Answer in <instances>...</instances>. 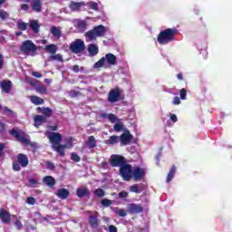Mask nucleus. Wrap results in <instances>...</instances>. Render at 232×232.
Instances as JSON below:
<instances>
[{"label": "nucleus", "instance_id": "20e7f679", "mask_svg": "<svg viewBox=\"0 0 232 232\" xmlns=\"http://www.w3.org/2000/svg\"><path fill=\"white\" fill-rule=\"evenodd\" d=\"M107 29L104 25L95 26L92 30L85 33V38L87 43L95 41L97 37H104L106 35Z\"/></svg>", "mask_w": 232, "mask_h": 232}, {"label": "nucleus", "instance_id": "f257e3e1", "mask_svg": "<svg viewBox=\"0 0 232 232\" xmlns=\"http://www.w3.org/2000/svg\"><path fill=\"white\" fill-rule=\"evenodd\" d=\"M45 135H46L47 139L50 140V142L53 146V150H54V151H57V153L62 155V157H63V155H64L65 148L70 149V148H72V146H73L72 144V142H69L65 145H61V140H63V136H61L60 133L46 132Z\"/></svg>", "mask_w": 232, "mask_h": 232}, {"label": "nucleus", "instance_id": "0eeeda50", "mask_svg": "<svg viewBox=\"0 0 232 232\" xmlns=\"http://www.w3.org/2000/svg\"><path fill=\"white\" fill-rule=\"evenodd\" d=\"M21 52L24 53H26L27 55H32L36 50L35 45L34 43L30 40H26L23 42L21 47H20Z\"/></svg>", "mask_w": 232, "mask_h": 232}, {"label": "nucleus", "instance_id": "a19ab883", "mask_svg": "<svg viewBox=\"0 0 232 232\" xmlns=\"http://www.w3.org/2000/svg\"><path fill=\"white\" fill-rule=\"evenodd\" d=\"M101 204L104 206V208H110V206H111V200L105 198L101 201Z\"/></svg>", "mask_w": 232, "mask_h": 232}, {"label": "nucleus", "instance_id": "8fccbe9b", "mask_svg": "<svg viewBox=\"0 0 232 232\" xmlns=\"http://www.w3.org/2000/svg\"><path fill=\"white\" fill-rule=\"evenodd\" d=\"M35 202L36 200L34 199V198H27L26 199V204H28L29 206H34Z\"/></svg>", "mask_w": 232, "mask_h": 232}, {"label": "nucleus", "instance_id": "09e8293b", "mask_svg": "<svg viewBox=\"0 0 232 232\" xmlns=\"http://www.w3.org/2000/svg\"><path fill=\"white\" fill-rule=\"evenodd\" d=\"M42 113H44V115H45L46 117H50V115H52V111L50 110V108H45L43 110Z\"/></svg>", "mask_w": 232, "mask_h": 232}, {"label": "nucleus", "instance_id": "2eb2a0df", "mask_svg": "<svg viewBox=\"0 0 232 232\" xmlns=\"http://www.w3.org/2000/svg\"><path fill=\"white\" fill-rule=\"evenodd\" d=\"M86 4H84L83 2H71L69 5V8L72 12H81V10H82V8H84Z\"/></svg>", "mask_w": 232, "mask_h": 232}, {"label": "nucleus", "instance_id": "393cba45", "mask_svg": "<svg viewBox=\"0 0 232 232\" xmlns=\"http://www.w3.org/2000/svg\"><path fill=\"white\" fill-rule=\"evenodd\" d=\"M45 51H47L48 53H52V55H54V53H57V45L53 44L46 45Z\"/></svg>", "mask_w": 232, "mask_h": 232}, {"label": "nucleus", "instance_id": "a211bd4d", "mask_svg": "<svg viewBox=\"0 0 232 232\" xmlns=\"http://www.w3.org/2000/svg\"><path fill=\"white\" fill-rule=\"evenodd\" d=\"M18 162L22 168H26L28 166V157L24 154H18Z\"/></svg>", "mask_w": 232, "mask_h": 232}, {"label": "nucleus", "instance_id": "423d86ee", "mask_svg": "<svg viewBox=\"0 0 232 232\" xmlns=\"http://www.w3.org/2000/svg\"><path fill=\"white\" fill-rule=\"evenodd\" d=\"M10 133L13 137H15L19 142H22V144H28V142H30V136L25 135L21 130L13 129L10 130Z\"/></svg>", "mask_w": 232, "mask_h": 232}, {"label": "nucleus", "instance_id": "ddd939ff", "mask_svg": "<svg viewBox=\"0 0 232 232\" xmlns=\"http://www.w3.org/2000/svg\"><path fill=\"white\" fill-rule=\"evenodd\" d=\"M146 175L144 169L136 167L132 169V178L134 180H140Z\"/></svg>", "mask_w": 232, "mask_h": 232}, {"label": "nucleus", "instance_id": "e433bc0d", "mask_svg": "<svg viewBox=\"0 0 232 232\" xmlns=\"http://www.w3.org/2000/svg\"><path fill=\"white\" fill-rule=\"evenodd\" d=\"M28 182L30 188H37V184H39V181L35 179H29Z\"/></svg>", "mask_w": 232, "mask_h": 232}, {"label": "nucleus", "instance_id": "052dcab7", "mask_svg": "<svg viewBox=\"0 0 232 232\" xmlns=\"http://www.w3.org/2000/svg\"><path fill=\"white\" fill-rule=\"evenodd\" d=\"M4 64H5V59H4L3 55L0 54V70H1V68H3Z\"/></svg>", "mask_w": 232, "mask_h": 232}, {"label": "nucleus", "instance_id": "f03ea898", "mask_svg": "<svg viewBox=\"0 0 232 232\" xmlns=\"http://www.w3.org/2000/svg\"><path fill=\"white\" fill-rule=\"evenodd\" d=\"M176 34H178L177 29L167 28L159 34L157 41L161 45L169 44V43H173L175 41Z\"/></svg>", "mask_w": 232, "mask_h": 232}, {"label": "nucleus", "instance_id": "680f3d73", "mask_svg": "<svg viewBox=\"0 0 232 232\" xmlns=\"http://www.w3.org/2000/svg\"><path fill=\"white\" fill-rule=\"evenodd\" d=\"M4 113H7L8 115H10V113H12V111L10 109H8L7 107H5L3 109Z\"/></svg>", "mask_w": 232, "mask_h": 232}, {"label": "nucleus", "instance_id": "bf43d9fd", "mask_svg": "<svg viewBox=\"0 0 232 232\" xmlns=\"http://www.w3.org/2000/svg\"><path fill=\"white\" fill-rule=\"evenodd\" d=\"M176 77L178 81H184V75L181 72L178 73Z\"/></svg>", "mask_w": 232, "mask_h": 232}, {"label": "nucleus", "instance_id": "2f4dec72", "mask_svg": "<svg viewBox=\"0 0 232 232\" xmlns=\"http://www.w3.org/2000/svg\"><path fill=\"white\" fill-rule=\"evenodd\" d=\"M119 140H121L119 136H111L109 140H105V144H111V145L117 144Z\"/></svg>", "mask_w": 232, "mask_h": 232}, {"label": "nucleus", "instance_id": "a878e982", "mask_svg": "<svg viewBox=\"0 0 232 232\" xmlns=\"http://www.w3.org/2000/svg\"><path fill=\"white\" fill-rule=\"evenodd\" d=\"M86 146L88 148L93 149L95 146H97V141L95 140V137L90 136L88 140L86 141Z\"/></svg>", "mask_w": 232, "mask_h": 232}, {"label": "nucleus", "instance_id": "9b49d317", "mask_svg": "<svg viewBox=\"0 0 232 232\" xmlns=\"http://www.w3.org/2000/svg\"><path fill=\"white\" fill-rule=\"evenodd\" d=\"M0 218L3 224H10L11 220L16 219V216L10 215V212L5 210V208H0Z\"/></svg>", "mask_w": 232, "mask_h": 232}, {"label": "nucleus", "instance_id": "b1692460", "mask_svg": "<svg viewBox=\"0 0 232 232\" xmlns=\"http://www.w3.org/2000/svg\"><path fill=\"white\" fill-rule=\"evenodd\" d=\"M43 122H46V118L44 116L36 115L34 117V126L35 128H39Z\"/></svg>", "mask_w": 232, "mask_h": 232}, {"label": "nucleus", "instance_id": "49530a36", "mask_svg": "<svg viewBox=\"0 0 232 232\" xmlns=\"http://www.w3.org/2000/svg\"><path fill=\"white\" fill-rule=\"evenodd\" d=\"M0 19H8V13H6L5 10H0Z\"/></svg>", "mask_w": 232, "mask_h": 232}, {"label": "nucleus", "instance_id": "58836bf2", "mask_svg": "<svg viewBox=\"0 0 232 232\" xmlns=\"http://www.w3.org/2000/svg\"><path fill=\"white\" fill-rule=\"evenodd\" d=\"M94 195L96 197L102 198V197H104L105 192L102 188H98V189L94 190Z\"/></svg>", "mask_w": 232, "mask_h": 232}, {"label": "nucleus", "instance_id": "6e6d98bb", "mask_svg": "<svg viewBox=\"0 0 232 232\" xmlns=\"http://www.w3.org/2000/svg\"><path fill=\"white\" fill-rule=\"evenodd\" d=\"M119 197L120 198H126L128 197V192H125V191L120 192Z\"/></svg>", "mask_w": 232, "mask_h": 232}, {"label": "nucleus", "instance_id": "13d9d810", "mask_svg": "<svg viewBox=\"0 0 232 232\" xmlns=\"http://www.w3.org/2000/svg\"><path fill=\"white\" fill-rule=\"evenodd\" d=\"M109 232H117V227L111 225L109 227Z\"/></svg>", "mask_w": 232, "mask_h": 232}, {"label": "nucleus", "instance_id": "c756f323", "mask_svg": "<svg viewBox=\"0 0 232 232\" xmlns=\"http://www.w3.org/2000/svg\"><path fill=\"white\" fill-rule=\"evenodd\" d=\"M176 171H177V167L173 166L172 169L169 171V174L167 176V182H171V180H173Z\"/></svg>", "mask_w": 232, "mask_h": 232}, {"label": "nucleus", "instance_id": "f8f14e48", "mask_svg": "<svg viewBox=\"0 0 232 232\" xmlns=\"http://www.w3.org/2000/svg\"><path fill=\"white\" fill-rule=\"evenodd\" d=\"M133 136L130 133V130H125L123 134L120 136V142L121 146H128L131 142Z\"/></svg>", "mask_w": 232, "mask_h": 232}, {"label": "nucleus", "instance_id": "de8ad7c7", "mask_svg": "<svg viewBox=\"0 0 232 232\" xmlns=\"http://www.w3.org/2000/svg\"><path fill=\"white\" fill-rule=\"evenodd\" d=\"M88 5L92 10H99V5H97V3H95V2H91V3L88 4Z\"/></svg>", "mask_w": 232, "mask_h": 232}, {"label": "nucleus", "instance_id": "aec40b11", "mask_svg": "<svg viewBox=\"0 0 232 232\" xmlns=\"http://www.w3.org/2000/svg\"><path fill=\"white\" fill-rule=\"evenodd\" d=\"M56 195L58 198H62V200H64L68 198V196L70 195V191H68V189H65V188H60L57 191Z\"/></svg>", "mask_w": 232, "mask_h": 232}, {"label": "nucleus", "instance_id": "774afa93", "mask_svg": "<svg viewBox=\"0 0 232 232\" xmlns=\"http://www.w3.org/2000/svg\"><path fill=\"white\" fill-rule=\"evenodd\" d=\"M44 82H46V84H52V80L51 79H45Z\"/></svg>", "mask_w": 232, "mask_h": 232}, {"label": "nucleus", "instance_id": "dca6fc26", "mask_svg": "<svg viewBox=\"0 0 232 232\" xmlns=\"http://www.w3.org/2000/svg\"><path fill=\"white\" fill-rule=\"evenodd\" d=\"M0 88H2L5 93H10V90H12V82L5 80L0 82Z\"/></svg>", "mask_w": 232, "mask_h": 232}, {"label": "nucleus", "instance_id": "4d7b16f0", "mask_svg": "<svg viewBox=\"0 0 232 232\" xmlns=\"http://www.w3.org/2000/svg\"><path fill=\"white\" fill-rule=\"evenodd\" d=\"M46 168H47V169H53V168H55V165H53L52 162L48 161L46 163Z\"/></svg>", "mask_w": 232, "mask_h": 232}, {"label": "nucleus", "instance_id": "c9c22d12", "mask_svg": "<svg viewBox=\"0 0 232 232\" xmlns=\"http://www.w3.org/2000/svg\"><path fill=\"white\" fill-rule=\"evenodd\" d=\"M17 26H18L19 30L24 31V30H27L28 24H26L23 21H20V22L17 23Z\"/></svg>", "mask_w": 232, "mask_h": 232}, {"label": "nucleus", "instance_id": "412c9836", "mask_svg": "<svg viewBox=\"0 0 232 232\" xmlns=\"http://www.w3.org/2000/svg\"><path fill=\"white\" fill-rule=\"evenodd\" d=\"M43 182L45 186L52 188V186H55V179L52 176H47L43 179Z\"/></svg>", "mask_w": 232, "mask_h": 232}, {"label": "nucleus", "instance_id": "7c9ffc66", "mask_svg": "<svg viewBox=\"0 0 232 232\" xmlns=\"http://www.w3.org/2000/svg\"><path fill=\"white\" fill-rule=\"evenodd\" d=\"M113 130L116 132L122 131L124 130V123H122V121H121L120 120L118 122L114 124Z\"/></svg>", "mask_w": 232, "mask_h": 232}, {"label": "nucleus", "instance_id": "a18cd8bd", "mask_svg": "<svg viewBox=\"0 0 232 232\" xmlns=\"http://www.w3.org/2000/svg\"><path fill=\"white\" fill-rule=\"evenodd\" d=\"M71 160H74V162H79L81 160V158L79 157V155H77V153H72Z\"/></svg>", "mask_w": 232, "mask_h": 232}, {"label": "nucleus", "instance_id": "0e129e2a", "mask_svg": "<svg viewBox=\"0 0 232 232\" xmlns=\"http://www.w3.org/2000/svg\"><path fill=\"white\" fill-rule=\"evenodd\" d=\"M72 70H73V72H75V73H78V72H79V65H73L72 66Z\"/></svg>", "mask_w": 232, "mask_h": 232}, {"label": "nucleus", "instance_id": "4be33fe9", "mask_svg": "<svg viewBox=\"0 0 232 232\" xmlns=\"http://www.w3.org/2000/svg\"><path fill=\"white\" fill-rule=\"evenodd\" d=\"M77 197L82 198V197H86V195H90V190L87 188L82 187L77 188L76 190Z\"/></svg>", "mask_w": 232, "mask_h": 232}, {"label": "nucleus", "instance_id": "4468645a", "mask_svg": "<svg viewBox=\"0 0 232 232\" xmlns=\"http://www.w3.org/2000/svg\"><path fill=\"white\" fill-rule=\"evenodd\" d=\"M127 208H128V211L131 215H137V214L142 213V211H144V208H142V206L137 205V204H134V203L129 204L127 206Z\"/></svg>", "mask_w": 232, "mask_h": 232}, {"label": "nucleus", "instance_id": "6e6552de", "mask_svg": "<svg viewBox=\"0 0 232 232\" xmlns=\"http://www.w3.org/2000/svg\"><path fill=\"white\" fill-rule=\"evenodd\" d=\"M84 42L81 39H77L72 42L70 45V50L72 53H81L84 52Z\"/></svg>", "mask_w": 232, "mask_h": 232}, {"label": "nucleus", "instance_id": "ea45409f", "mask_svg": "<svg viewBox=\"0 0 232 232\" xmlns=\"http://www.w3.org/2000/svg\"><path fill=\"white\" fill-rule=\"evenodd\" d=\"M12 220L14 222L16 229H23V223H21V220L17 219V218L16 219L13 218Z\"/></svg>", "mask_w": 232, "mask_h": 232}, {"label": "nucleus", "instance_id": "5701e85b", "mask_svg": "<svg viewBox=\"0 0 232 232\" xmlns=\"http://www.w3.org/2000/svg\"><path fill=\"white\" fill-rule=\"evenodd\" d=\"M29 99L33 104H35V106H39L41 104H44V100H43L41 97L38 96H29Z\"/></svg>", "mask_w": 232, "mask_h": 232}, {"label": "nucleus", "instance_id": "69168bd1", "mask_svg": "<svg viewBox=\"0 0 232 232\" xmlns=\"http://www.w3.org/2000/svg\"><path fill=\"white\" fill-rule=\"evenodd\" d=\"M22 10H28V5L26 4L22 5Z\"/></svg>", "mask_w": 232, "mask_h": 232}, {"label": "nucleus", "instance_id": "338daca9", "mask_svg": "<svg viewBox=\"0 0 232 232\" xmlns=\"http://www.w3.org/2000/svg\"><path fill=\"white\" fill-rule=\"evenodd\" d=\"M5 130V124L0 122V131H4Z\"/></svg>", "mask_w": 232, "mask_h": 232}, {"label": "nucleus", "instance_id": "1a4fd4ad", "mask_svg": "<svg viewBox=\"0 0 232 232\" xmlns=\"http://www.w3.org/2000/svg\"><path fill=\"white\" fill-rule=\"evenodd\" d=\"M110 162L112 168H122V165L126 164V159H124L122 156L112 155Z\"/></svg>", "mask_w": 232, "mask_h": 232}, {"label": "nucleus", "instance_id": "c03bdc74", "mask_svg": "<svg viewBox=\"0 0 232 232\" xmlns=\"http://www.w3.org/2000/svg\"><path fill=\"white\" fill-rule=\"evenodd\" d=\"M169 117L171 122H173V124H175V122H177L179 121L177 114L169 113Z\"/></svg>", "mask_w": 232, "mask_h": 232}, {"label": "nucleus", "instance_id": "603ef678", "mask_svg": "<svg viewBox=\"0 0 232 232\" xmlns=\"http://www.w3.org/2000/svg\"><path fill=\"white\" fill-rule=\"evenodd\" d=\"M37 91L39 92V93H46V87L44 85H42L37 88Z\"/></svg>", "mask_w": 232, "mask_h": 232}, {"label": "nucleus", "instance_id": "473e14b6", "mask_svg": "<svg viewBox=\"0 0 232 232\" xmlns=\"http://www.w3.org/2000/svg\"><path fill=\"white\" fill-rule=\"evenodd\" d=\"M90 224L92 227H97L99 226V221L97 220V217L92 215L90 217Z\"/></svg>", "mask_w": 232, "mask_h": 232}, {"label": "nucleus", "instance_id": "c85d7f7f", "mask_svg": "<svg viewBox=\"0 0 232 232\" xmlns=\"http://www.w3.org/2000/svg\"><path fill=\"white\" fill-rule=\"evenodd\" d=\"M102 117L104 118H108L109 121L112 123L115 124L116 122H119L121 120L118 119L117 116H115L114 114H103Z\"/></svg>", "mask_w": 232, "mask_h": 232}, {"label": "nucleus", "instance_id": "3c124183", "mask_svg": "<svg viewBox=\"0 0 232 232\" xmlns=\"http://www.w3.org/2000/svg\"><path fill=\"white\" fill-rule=\"evenodd\" d=\"M172 104L174 106H179V104H180V99L178 96L174 97L172 101Z\"/></svg>", "mask_w": 232, "mask_h": 232}, {"label": "nucleus", "instance_id": "e2e57ef3", "mask_svg": "<svg viewBox=\"0 0 232 232\" xmlns=\"http://www.w3.org/2000/svg\"><path fill=\"white\" fill-rule=\"evenodd\" d=\"M5 150V144L0 143V157L3 156V150Z\"/></svg>", "mask_w": 232, "mask_h": 232}, {"label": "nucleus", "instance_id": "cd10ccee", "mask_svg": "<svg viewBox=\"0 0 232 232\" xmlns=\"http://www.w3.org/2000/svg\"><path fill=\"white\" fill-rule=\"evenodd\" d=\"M130 191L131 193H142V185H133L130 187Z\"/></svg>", "mask_w": 232, "mask_h": 232}, {"label": "nucleus", "instance_id": "7ed1b4c3", "mask_svg": "<svg viewBox=\"0 0 232 232\" xmlns=\"http://www.w3.org/2000/svg\"><path fill=\"white\" fill-rule=\"evenodd\" d=\"M115 64H117V56L109 53L96 62L93 64V68L94 70H99V68H108V66H115Z\"/></svg>", "mask_w": 232, "mask_h": 232}, {"label": "nucleus", "instance_id": "5fc2aeb1", "mask_svg": "<svg viewBox=\"0 0 232 232\" xmlns=\"http://www.w3.org/2000/svg\"><path fill=\"white\" fill-rule=\"evenodd\" d=\"M13 169H14V171H20L21 170V166L19 165V163H14L13 165Z\"/></svg>", "mask_w": 232, "mask_h": 232}, {"label": "nucleus", "instance_id": "6ab92c4d", "mask_svg": "<svg viewBox=\"0 0 232 232\" xmlns=\"http://www.w3.org/2000/svg\"><path fill=\"white\" fill-rule=\"evenodd\" d=\"M88 52L92 57H95V55L99 53V46H97V44H91L88 46Z\"/></svg>", "mask_w": 232, "mask_h": 232}, {"label": "nucleus", "instance_id": "72a5a7b5", "mask_svg": "<svg viewBox=\"0 0 232 232\" xmlns=\"http://www.w3.org/2000/svg\"><path fill=\"white\" fill-rule=\"evenodd\" d=\"M49 61H58L59 63H63V55L59 53L53 54L49 57Z\"/></svg>", "mask_w": 232, "mask_h": 232}, {"label": "nucleus", "instance_id": "39448f33", "mask_svg": "<svg viewBox=\"0 0 232 232\" xmlns=\"http://www.w3.org/2000/svg\"><path fill=\"white\" fill-rule=\"evenodd\" d=\"M120 175L123 179V180H131L133 178V169L130 165L123 164L120 168Z\"/></svg>", "mask_w": 232, "mask_h": 232}, {"label": "nucleus", "instance_id": "bb28decb", "mask_svg": "<svg viewBox=\"0 0 232 232\" xmlns=\"http://www.w3.org/2000/svg\"><path fill=\"white\" fill-rule=\"evenodd\" d=\"M32 8L34 12H41V1L34 0L31 3Z\"/></svg>", "mask_w": 232, "mask_h": 232}, {"label": "nucleus", "instance_id": "f704fd0d", "mask_svg": "<svg viewBox=\"0 0 232 232\" xmlns=\"http://www.w3.org/2000/svg\"><path fill=\"white\" fill-rule=\"evenodd\" d=\"M30 26H31L33 32H35V33L39 32V24L37 23V21H35V20L31 21Z\"/></svg>", "mask_w": 232, "mask_h": 232}, {"label": "nucleus", "instance_id": "4c0bfd02", "mask_svg": "<svg viewBox=\"0 0 232 232\" xmlns=\"http://www.w3.org/2000/svg\"><path fill=\"white\" fill-rule=\"evenodd\" d=\"M179 97L181 101H186V97H188V91L186 89H181L179 91Z\"/></svg>", "mask_w": 232, "mask_h": 232}, {"label": "nucleus", "instance_id": "79ce46f5", "mask_svg": "<svg viewBox=\"0 0 232 232\" xmlns=\"http://www.w3.org/2000/svg\"><path fill=\"white\" fill-rule=\"evenodd\" d=\"M86 26H87L86 22H84V21H78V28L80 30H86Z\"/></svg>", "mask_w": 232, "mask_h": 232}, {"label": "nucleus", "instance_id": "37998d69", "mask_svg": "<svg viewBox=\"0 0 232 232\" xmlns=\"http://www.w3.org/2000/svg\"><path fill=\"white\" fill-rule=\"evenodd\" d=\"M116 215H119V217H126L127 213H126V210L124 209L117 208Z\"/></svg>", "mask_w": 232, "mask_h": 232}, {"label": "nucleus", "instance_id": "864d4df0", "mask_svg": "<svg viewBox=\"0 0 232 232\" xmlns=\"http://www.w3.org/2000/svg\"><path fill=\"white\" fill-rule=\"evenodd\" d=\"M33 77H36V79H41L43 75L39 72H32Z\"/></svg>", "mask_w": 232, "mask_h": 232}, {"label": "nucleus", "instance_id": "f3484780", "mask_svg": "<svg viewBox=\"0 0 232 232\" xmlns=\"http://www.w3.org/2000/svg\"><path fill=\"white\" fill-rule=\"evenodd\" d=\"M50 32L52 35L54 37V39H61V35H63V32L61 31L60 27L53 26L50 29Z\"/></svg>", "mask_w": 232, "mask_h": 232}, {"label": "nucleus", "instance_id": "9d476101", "mask_svg": "<svg viewBox=\"0 0 232 232\" xmlns=\"http://www.w3.org/2000/svg\"><path fill=\"white\" fill-rule=\"evenodd\" d=\"M108 101L111 104L119 102V101H121V89L118 87L111 89L109 92Z\"/></svg>", "mask_w": 232, "mask_h": 232}]
</instances>
